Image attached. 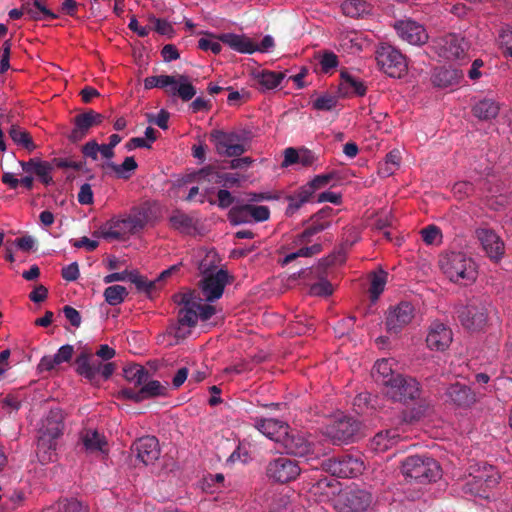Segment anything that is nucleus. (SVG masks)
<instances>
[{
	"mask_svg": "<svg viewBox=\"0 0 512 512\" xmlns=\"http://www.w3.org/2000/svg\"><path fill=\"white\" fill-rule=\"evenodd\" d=\"M382 392L393 402L408 404L417 401L416 406L409 412L403 411L411 422L420 420L432 411L431 402L421 398L422 387L420 382L410 375L399 373Z\"/></svg>",
	"mask_w": 512,
	"mask_h": 512,
	"instance_id": "f257e3e1",
	"label": "nucleus"
},
{
	"mask_svg": "<svg viewBox=\"0 0 512 512\" xmlns=\"http://www.w3.org/2000/svg\"><path fill=\"white\" fill-rule=\"evenodd\" d=\"M63 420L62 410L54 408L48 412L42 421L37 441V456L43 464L53 461L57 446L56 440L62 435L64 429Z\"/></svg>",
	"mask_w": 512,
	"mask_h": 512,
	"instance_id": "f03ea898",
	"label": "nucleus"
},
{
	"mask_svg": "<svg viewBox=\"0 0 512 512\" xmlns=\"http://www.w3.org/2000/svg\"><path fill=\"white\" fill-rule=\"evenodd\" d=\"M439 266L447 278L454 283L468 285L477 278L475 262L464 252L443 253L439 258Z\"/></svg>",
	"mask_w": 512,
	"mask_h": 512,
	"instance_id": "7ed1b4c3",
	"label": "nucleus"
},
{
	"mask_svg": "<svg viewBox=\"0 0 512 512\" xmlns=\"http://www.w3.org/2000/svg\"><path fill=\"white\" fill-rule=\"evenodd\" d=\"M403 475L417 483L434 482L441 477V467L438 462L427 455L407 457L401 466Z\"/></svg>",
	"mask_w": 512,
	"mask_h": 512,
	"instance_id": "20e7f679",
	"label": "nucleus"
},
{
	"mask_svg": "<svg viewBox=\"0 0 512 512\" xmlns=\"http://www.w3.org/2000/svg\"><path fill=\"white\" fill-rule=\"evenodd\" d=\"M210 139L216 152L224 157H239L249 150V132L213 130Z\"/></svg>",
	"mask_w": 512,
	"mask_h": 512,
	"instance_id": "39448f33",
	"label": "nucleus"
},
{
	"mask_svg": "<svg viewBox=\"0 0 512 512\" xmlns=\"http://www.w3.org/2000/svg\"><path fill=\"white\" fill-rule=\"evenodd\" d=\"M491 304L484 300H471L466 306L457 309V315L463 327L471 331L481 330L485 327Z\"/></svg>",
	"mask_w": 512,
	"mask_h": 512,
	"instance_id": "423d86ee",
	"label": "nucleus"
},
{
	"mask_svg": "<svg viewBox=\"0 0 512 512\" xmlns=\"http://www.w3.org/2000/svg\"><path fill=\"white\" fill-rule=\"evenodd\" d=\"M376 60L380 69L393 78H400L407 70L406 57L389 44H383L377 49Z\"/></svg>",
	"mask_w": 512,
	"mask_h": 512,
	"instance_id": "0eeeda50",
	"label": "nucleus"
},
{
	"mask_svg": "<svg viewBox=\"0 0 512 512\" xmlns=\"http://www.w3.org/2000/svg\"><path fill=\"white\" fill-rule=\"evenodd\" d=\"M322 468L338 478H354L362 474L365 466L360 457L346 454L323 461Z\"/></svg>",
	"mask_w": 512,
	"mask_h": 512,
	"instance_id": "6e6552de",
	"label": "nucleus"
},
{
	"mask_svg": "<svg viewBox=\"0 0 512 512\" xmlns=\"http://www.w3.org/2000/svg\"><path fill=\"white\" fill-rule=\"evenodd\" d=\"M157 88L164 89L172 96H178L182 101H190L196 95V88L191 84L189 77L184 74L156 76Z\"/></svg>",
	"mask_w": 512,
	"mask_h": 512,
	"instance_id": "1a4fd4ad",
	"label": "nucleus"
},
{
	"mask_svg": "<svg viewBox=\"0 0 512 512\" xmlns=\"http://www.w3.org/2000/svg\"><path fill=\"white\" fill-rule=\"evenodd\" d=\"M266 473L275 482L288 483L300 475L301 468L296 460L281 456L268 463Z\"/></svg>",
	"mask_w": 512,
	"mask_h": 512,
	"instance_id": "9d476101",
	"label": "nucleus"
},
{
	"mask_svg": "<svg viewBox=\"0 0 512 512\" xmlns=\"http://www.w3.org/2000/svg\"><path fill=\"white\" fill-rule=\"evenodd\" d=\"M410 421L404 412L399 413L391 423L392 428L379 431L370 441V447L375 452H385L396 445L400 439V426Z\"/></svg>",
	"mask_w": 512,
	"mask_h": 512,
	"instance_id": "9b49d317",
	"label": "nucleus"
},
{
	"mask_svg": "<svg viewBox=\"0 0 512 512\" xmlns=\"http://www.w3.org/2000/svg\"><path fill=\"white\" fill-rule=\"evenodd\" d=\"M468 48L465 38L456 33L444 35L436 42L439 56L449 61L465 58Z\"/></svg>",
	"mask_w": 512,
	"mask_h": 512,
	"instance_id": "f8f14e48",
	"label": "nucleus"
},
{
	"mask_svg": "<svg viewBox=\"0 0 512 512\" xmlns=\"http://www.w3.org/2000/svg\"><path fill=\"white\" fill-rule=\"evenodd\" d=\"M174 302L181 306L178 311V324L176 335L180 336L181 327H194L198 321L195 292L178 293L173 296Z\"/></svg>",
	"mask_w": 512,
	"mask_h": 512,
	"instance_id": "ddd939ff",
	"label": "nucleus"
},
{
	"mask_svg": "<svg viewBox=\"0 0 512 512\" xmlns=\"http://www.w3.org/2000/svg\"><path fill=\"white\" fill-rule=\"evenodd\" d=\"M486 256L493 262H499L505 254V244L502 238L489 227H480L475 231Z\"/></svg>",
	"mask_w": 512,
	"mask_h": 512,
	"instance_id": "4468645a",
	"label": "nucleus"
},
{
	"mask_svg": "<svg viewBox=\"0 0 512 512\" xmlns=\"http://www.w3.org/2000/svg\"><path fill=\"white\" fill-rule=\"evenodd\" d=\"M287 454L306 457L314 452V444L300 431L287 429L280 442Z\"/></svg>",
	"mask_w": 512,
	"mask_h": 512,
	"instance_id": "2eb2a0df",
	"label": "nucleus"
},
{
	"mask_svg": "<svg viewBox=\"0 0 512 512\" xmlns=\"http://www.w3.org/2000/svg\"><path fill=\"white\" fill-rule=\"evenodd\" d=\"M167 387L158 380H147L144 382L139 389L135 388H122L119 391V397L134 401L135 403H140L146 399L158 397V396H166L167 395Z\"/></svg>",
	"mask_w": 512,
	"mask_h": 512,
	"instance_id": "dca6fc26",
	"label": "nucleus"
},
{
	"mask_svg": "<svg viewBox=\"0 0 512 512\" xmlns=\"http://www.w3.org/2000/svg\"><path fill=\"white\" fill-rule=\"evenodd\" d=\"M333 215L334 209L329 206H325L321 210L313 214L308 220V222L310 223L309 226L302 233L296 236L294 243L296 245L309 243L310 238L313 235L318 234L330 227Z\"/></svg>",
	"mask_w": 512,
	"mask_h": 512,
	"instance_id": "f3484780",
	"label": "nucleus"
},
{
	"mask_svg": "<svg viewBox=\"0 0 512 512\" xmlns=\"http://www.w3.org/2000/svg\"><path fill=\"white\" fill-rule=\"evenodd\" d=\"M415 316L414 306L407 301L391 307L386 316V328L388 332L398 334L408 325Z\"/></svg>",
	"mask_w": 512,
	"mask_h": 512,
	"instance_id": "a211bd4d",
	"label": "nucleus"
},
{
	"mask_svg": "<svg viewBox=\"0 0 512 512\" xmlns=\"http://www.w3.org/2000/svg\"><path fill=\"white\" fill-rule=\"evenodd\" d=\"M229 283V274L220 269L215 273L205 276L199 283L201 292L208 302H214L223 295L226 285Z\"/></svg>",
	"mask_w": 512,
	"mask_h": 512,
	"instance_id": "6ab92c4d",
	"label": "nucleus"
},
{
	"mask_svg": "<svg viewBox=\"0 0 512 512\" xmlns=\"http://www.w3.org/2000/svg\"><path fill=\"white\" fill-rule=\"evenodd\" d=\"M394 28L397 35L410 45L420 46L428 41L426 29L414 20H398L395 22Z\"/></svg>",
	"mask_w": 512,
	"mask_h": 512,
	"instance_id": "aec40b11",
	"label": "nucleus"
},
{
	"mask_svg": "<svg viewBox=\"0 0 512 512\" xmlns=\"http://www.w3.org/2000/svg\"><path fill=\"white\" fill-rule=\"evenodd\" d=\"M137 459L144 465L153 464L160 457L159 441L155 436H145L137 439L131 447Z\"/></svg>",
	"mask_w": 512,
	"mask_h": 512,
	"instance_id": "412c9836",
	"label": "nucleus"
},
{
	"mask_svg": "<svg viewBox=\"0 0 512 512\" xmlns=\"http://www.w3.org/2000/svg\"><path fill=\"white\" fill-rule=\"evenodd\" d=\"M80 443L87 454L107 456L108 442L103 434L95 429L84 428L80 432Z\"/></svg>",
	"mask_w": 512,
	"mask_h": 512,
	"instance_id": "4be33fe9",
	"label": "nucleus"
},
{
	"mask_svg": "<svg viewBox=\"0 0 512 512\" xmlns=\"http://www.w3.org/2000/svg\"><path fill=\"white\" fill-rule=\"evenodd\" d=\"M452 342V331L445 324L435 321L430 325L426 337L427 346L432 350L444 351Z\"/></svg>",
	"mask_w": 512,
	"mask_h": 512,
	"instance_id": "5701e85b",
	"label": "nucleus"
},
{
	"mask_svg": "<svg viewBox=\"0 0 512 512\" xmlns=\"http://www.w3.org/2000/svg\"><path fill=\"white\" fill-rule=\"evenodd\" d=\"M254 427L267 438L280 443L289 425L274 418H255Z\"/></svg>",
	"mask_w": 512,
	"mask_h": 512,
	"instance_id": "b1692460",
	"label": "nucleus"
},
{
	"mask_svg": "<svg viewBox=\"0 0 512 512\" xmlns=\"http://www.w3.org/2000/svg\"><path fill=\"white\" fill-rule=\"evenodd\" d=\"M498 479L499 477L494 475H487L486 477L482 475L473 476L464 484L463 491L466 494L487 498L488 490L497 485Z\"/></svg>",
	"mask_w": 512,
	"mask_h": 512,
	"instance_id": "393cba45",
	"label": "nucleus"
},
{
	"mask_svg": "<svg viewBox=\"0 0 512 512\" xmlns=\"http://www.w3.org/2000/svg\"><path fill=\"white\" fill-rule=\"evenodd\" d=\"M359 430V423L350 417H344L332 426L330 435L335 443H347Z\"/></svg>",
	"mask_w": 512,
	"mask_h": 512,
	"instance_id": "a878e982",
	"label": "nucleus"
},
{
	"mask_svg": "<svg viewBox=\"0 0 512 512\" xmlns=\"http://www.w3.org/2000/svg\"><path fill=\"white\" fill-rule=\"evenodd\" d=\"M445 395L451 403L458 407H469L476 401V395L471 388L459 382L451 384Z\"/></svg>",
	"mask_w": 512,
	"mask_h": 512,
	"instance_id": "bb28decb",
	"label": "nucleus"
},
{
	"mask_svg": "<svg viewBox=\"0 0 512 512\" xmlns=\"http://www.w3.org/2000/svg\"><path fill=\"white\" fill-rule=\"evenodd\" d=\"M395 364V360L392 358H382L375 362L372 377L382 387V390L399 374L393 369Z\"/></svg>",
	"mask_w": 512,
	"mask_h": 512,
	"instance_id": "cd10ccee",
	"label": "nucleus"
},
{
	"mask_svg": "<svg viewBox=\"0 0 512 512\" xmlns=\"http://www.w3.org/2000/svg\"><path fill=\"white\" fill-rule=\"evenodd\" d=\"M471 112L480 121H491L498 116L500 104L493 98L484 97L472 105Z\"/></svg>",
	"mask_w": 512,
	"mask_h": 512,
	"instance_id": "c85d7f7f",
	"label": "nucleus"
},
{
	"mask_svg": "<svg viewBox=\"0 0 512 512\" xmlns=\"http://www.w3.org/2000/svg\"><path fill=\"white\" fill-rule=\"evenodd\" d=\"M218 40L240 53L252 54L257 51V44L245 35L223 33L218 36Z\"/></svg>",
	"mask_w": 512,
	"mask_h": 512,
	"instance_id": "c756f323",
	"label": "nucleus"
},
{
	"mask_svg": "<svg viewBox=\"0 0 512 512\" xmlns=\"http://www.w3.org/2000/svg\"><path fill=\"white\" fill-rule=\"evenodd\" d=\"M372 502V496L369 492L359 489L351 488L345 493L344 503L352 512L365 511Z\"/></svg>",
	"mask_w": 512,
	"mask_h": 512,
	"instance_id": "7c9ffc66",
	"label": "nucleus"
},
{
	"mask_svg": "<svg viewBox=\"0 0 512 512\" xmlns=\"http://www.w3.org/2000/svg\"><path fill=\"white\" fill-rule=\"evenodd\" d=\"M314 194L315 193L306 183L299 187L294 193L287 195L286 200L288 201V206L285 214L287 216L294 215L305 203L312 200Z\"/></svg>",
	"mask_w": 512,
	"mask_h": 512,
	"instance_id": "2f4dec72",
	"label": "nucleus"
},
{
	"mask_svg": "<svg viewBox=\"0 0 512 512\" xmlns=\"http://www.w3.org/2000/svg\"><path fill=\"white\" fill-rule=\"evenodd\" d=\"M76 365V372L88 381L93 382L100 372L102 363L100 361H91V354L82 352L76 358Z\"/></svg>",
	"mask_w": 512,
	"mask_h": 512,
	"instance_id": "473e14b6",
	"label": "nucleus"
},
{
	"mask_svg": "<svg viewBox=\"0 0 512 512\" xmlns=\"http://www.w3.org/2000/svg\"><path fill=\"white\" fill-rule=\"evenodd\" d=\"M72 122L74 127L67 135L68 140L72 143H78L83 140L88 135L90 129L94 127L85 112L76 115Z\"/></svg>",
	"mask_w": 512,
	"mask_h": 512,
	"instance_id": "72a5a7b5",
	"label": "nucleus"
},
{
	"mask_svg": "<svg viewBox=\"0 0 512 512\" xmlns=\"http://www.w3.org/2000/svg\"><path fill=\"white\" fill-rule=\"evenodd\" d=\"M23 10L33 21H41L43 19L54 20L58 18V15L48 9L41 0L23 3Z\"/></svg>",
	"mask_w": 512,
	"mask_h": 512,
	"instance_id": "f704fd0d",
	"label": "nucleus"
},
{
	"mask_svg": "<svg viewBox=\"0 0 512 512\" xmlns=\"http://www.w3.org/2000/svg\"><path fill=\"white\" fill-rule=\"evenodd\" d=\"M285 76L284 72L264 70L255 76L257 88L260 91L272 90L280 85Z\"/></svg>",
	"mask_w": 512,
	"mask_h": 512,
	"instance_id": "c9c22d12",
	"label": "nucleus"
},
{
	"mask_svg": "<svg viewBox=\"0 0 512 512\" xmlns=\"http://www.w3.org/2000/svg\"><path fill=\"white\" fill-rule=\"evenodd\" d=\"M123 376L126 381L134 385V388H140L150 378L148 370L140 364H132L125 367L123 369Z\"/></svg>",
	"mask_w": 512,
	"mask_h": 512,
	"instance_id": "e433bc0d",
	"label": "nucleus"
},
{
	"mask_svg": "<svg viewBox=\"0 0 512 512\" xmlns=\"http://www.w3.org/2000/svg\"><path fill=\"white\" fill-rule=\"evenodd\" d=\"M222 173L223 172L218 167L207 165L190 174V177L200 183L207 182L209 184H221Z\"/></svg>",
	"mask_w": 512,
	"mask_h": 512,
	"instance_id": "4c0bfd02",
	"label": "nucleus"
},
{
	"mask_svg": "<svg viewBox=\"0 0 512 512\" xmlns=\"http://www.w3.org/2000/svg\"><path fill=\"white\" fill-rule=\"evenodd\" d=\"M340 77L342 82L340 84L339 90L343 93L344 96L349 93L348 89H352V93L357 96L365 95L367 88L362 81L357 80L347 71H341Z\"/></svg>",
	"mask_w": 512,
	"mask_h": 512,
	"instance_id": "58836bf2",
	"label": "nucleus"
},
{
	"mask_svg": "<svg viewBox=\"0 0 512 512\" xmlns=\"http://www.w3.org/2000/svg\"><path fill=\"white\" fill-rule=\"evenodd\" d=\"M8 133L16 145L26 149L28 152H32L36 149L32 136L27 130L20 126L12 125Z\"/></svg>",
	"mask_w": 512,
	"mask_h": 512,
	"instance_id": "ea45409f",
	"label": "nucleus"
},
{
	"mask_svg": "<svg viewBox=\"0 0 512 512\" xmlns=\"http://www.w3.org/2000/svg\"><path fill=\"white\" fill-rule=\"evenodd\" d=\"M151 218V209L148 206H141L133 211V213L125 220L134 231L143 229Z\"/></svg>",
	"mask_w": 512,
	"mask_h": 512,
	"instance_id": "a19ab883",
	"label": "nucleus"
},
{
	"mask_svg": "<svg viewBox=\"0 0 512 512\" xmlns=\"http://www.w3.org/2000/svg\"><path fill=\"white\" fill-rule=\"evenodd\" d=\"M137 167V162L132 156L126 157L122 164L109 161L102 165L103 169H111L121 179H129L131 175L128 172L136 170Z\"/></svg>",
	"mask_w": 512,
	"mask_h": 512,
	"instance_id": "79ce46f5",
	"label": "nucleus"
},
{
	"mask_svg": "<svg viewBox=\"0 0 512 512\" xmlns=\"http://www.w3.org/2000/svg\"><path fill=\"white\" fill-rule=\"evenodd\" d=\"M169 222L172 228L185 234H189L196 226L195 221L191 216L180 211H176L172 214L169 218Z\"/></svg>",
	"mask_w": 512,
	"mask_h": 512,
	"instance_id": "37998d69",
	"label": "nucleus"
},
{
	"mask_svg": "<svg viewBox=\"0 0 512 512\" xmlns=\"http://www.w3.org/2000/svg\"><path fill=\"white\" fill-rule=\"evenodd\" d=\"M341 9L346 16L358 18L370 12V5L365 0H345Z\"/></svg>",
	"mask_w": 512,
	"mask_h": 512,
	"instance_id": "c03bdc74",
	"label": "nucleus"
},
{
	"mask_svg": "<svg viewBox=\"0 0 512 512\" xmlns=\"http://www.w3.org/2000/svg\"><path fill=\"white\" fill-rule=\"evenodd\" d=\"M228 220L232 225L252 223L250 204L233 206L228 212Z\"/></svg>",
	"mask_w": 512,
	"mask_h": 512,
	"instance_id": "a18cd8bd",
	"label": "nucleus"
},
{
	"mask_svg": "<svg viewBox=\"0 0 512 512\" xmlns=\"http://www.w3.org/2000/svg\"><path fill=\"white\" fill-rule=\"evenodd\" d=\"M57 512H89L88 504L77 498H63L56 504Z\"/></svg>",
	"mask_w": 512,
	"mask_h": 512,
	"instance_id": "49530a36",
	"label": "nucleus"
},
{
	"mask_svg": "<svg viewBox=\"0 0 512 512\" xmlns=\"http://www.w3.org/2000/svg\"><path fill=\"white\" fill-rule=\"evenodd\" d=\"M127 295V289L121 285L109 286L104 290L103 294L105 301L111 306H116L124 302Z\"/></svg>",
	"mask_w": 512,
	"mask_h": 512,
	"instance_id": "de8ad7c7",
	"label": "nucleus"
},
{
	"mask_svg": "<svg viewBox=\"0 0 512 512\" xmlns=\"http://www.w3.org/2000/svg\"><path fill=\"white\" fill-rule=\"evenodd\" d=\"M388 274L384 270H379L371 276V284L369 292L372 300H377L380 294L384 291V287L387 282Z\"/></svg>",
	"mask_w": 512,
	"mask_h": 512,
	"instance_id": "09e8293b",
	"label": "nucleus"
},
{
	"mask_svg": "<svg viewBox=\"0 0 512 512\" xmlns=\"http://www.w3.org/2000/svg\"><path fill=\"white\" fill-rule=\"evenodd\" d=\"M322 251L321 244H313L312 246L302 247L296 252H292L287 254L284 259L281 261L282 265H288L298 257H311L313 255L319 254Z\"/></svg>",
	"mask_w": 512,
	"mask_h": 512,
	"instance_id": "8fccbe9b",
	"label": "nucleus"
},
{
	"mask_svg": "<svg viewBox=\"0 0 512 512\" xmlns=\"http://www.w3.org/2000/svg\"><path fill=\"white\" fill-rule=\"evenodd\" d=\"M339 173L335 170H332L328 173L316 175L311 181L307 184L315 193L317 190L323 189L327 187L331 181L339 180Z\"/></svg>",
	"mask_w": 512,
	"mask_h": 512,
	"instance_id": "3c124183",
	"label": "nucleus"
},
{
	"mask_svg": "<svg viewBox=\"0 0 512 512\" xmlns=\"http://www.w3.org/2000/svg\"><path fill=\"white\" fill-rule=\"evenodd\" d=\"M459 78L458 71L453 69H441L434 75V84L439 87H448Z\"/></svg>",
	"mask_w": 512,
	"mask_h": 512,
	"instance_id": "603ef678",
	"label": "nucleus"
},
{
	"mask_svg": "<svg viewBox=\"0 0 512 512\" xmlns=\"http://www.w3.org/2000/svg\"><path fill=\"white\" fill-rule=\"evenodd\" d=\"M133 283L137 290L150 293L156 287V280L148 281L145 277L141 276L137 271H131L129 280Z\"/></svg>",
	"mask_w": 512,
	"mask_h": 512,
	"instance_id": "864d4df0",
	"label": "nucleus"
},
{
	"mask_svg": "<svg viewBox=\"0 0 512 512\" xmlns=\"http://www.w3.org/2000/svg\"><path fill=\"white\" fill-rule=\"evenodd\" d=\"M401 156L398 150L390 151L385 157V167L381 168V173L385 176L392 175L400 166Z\"/></svg>",
	"mask_w": 512,
	"mask_h": 512,
	"instance_id": "5fc2aeb1",
	"label": "nucleus"
},
{
	"mask_svg": "<svg viewBox=\"0 0 512 512\" xmlns=\"http://www.w3.org/2000/svg\"><path fill=\"white\" fill-rule=\"evenodd\" d=\"M499 45L503 56L512 60V27L501 31L499 35Z\"/></svg>",
	"mask_w": 512,
	"mask_h": 512,
	"instance_id": "6e6d98bb",
	"label": "nucleus"
},
{
	"mask_svg": "<svg viewBox=\"0 0 512 512\" xmlns=\"http://www.w3.org/2000/svg\"><path fill=\"white\" fill-rule=\"evenodd\" d=\"M337 103L338 98L336 96L325 94L313 102V108L318 111H331L336 107Z\"/></svg>",
	"mask_w": 512,
	"mask_h": 512,
	"instance_id": "4d7b16f0",
	"label": "nucleus"
},
{
	"mask_svg": "<svg viewBox=\"0 0 512 512\" xmlns=\"http://www.w3.org/2000/svg\"><path fill=\"white\" fill-rule=\"evenodd\" d=\"M203 299L195 293V304L197 305L198 319L202 321L209 320L216 313V309L211 304H203Z\"/></svg>",
	"mask_w": 512,
	"mask_h": 512,
	"instance_id": "13d9d810",
	"label": "nucleus"
},
{
	"mask_svg": "<svg viewBox=\"0 0 512 512\" xmlns=\"http://www.w3.org/2000/svg\"><path fill=\"white\" fill-rule=\"evenodd\" d=\"M339 64L337 55L332 51H324L320 56L321 70L324 73H329L335 69Z\"/></svg>",
	"mask_w": 512,
	"mask_h": 512,
	"instance_id": "bf43d9fd",
	"label": "nucleus"
},
{
	"mask_svg": "<svg viewBox=\"0 0 512 512\" xmlns=\"http://www.w3.org/2000/svg\"><path fill=\"white\" fill-rule=\"evenodd\" d=\"M52 170V163L43 161L41 164L38 165L35 175L38 176V178L44 185L48 186L53 183V179L50 175Z\"/></svg>",
	"mask_w": 512,
	"mask_h": 512,
	"instance_id": "052dcab7",
	"label": "nucleus"
},
{
	"mask_svg": "<svg viewBox=\"0 0 512 512\" xmlns=\"http://www.w3.org/2000/svg\"><path fill=\"white\" fill-rule=\"evenodd\" d=\"M117 223H107L99 228L98 231L94 232V236L102 237L104 239H120L121 233L114 229Z\"/></svg>",
	"mask_w": 512,
	"mask_h": 512,
	"instance_id": "680f3d73",
	"label": "nucleus"
},
{
	"mask_svg": "<svg viewBox=\"0 0 512 512\" xmlns=\"http://www.w3.org/2000/svg\"><path fill=\"white\" fill-rule=\"evenodd\" d=\"M421 235L426 244L433 245L441 238V230L435 225H428L421 230Z\"/></svg>",
	"mask_w": 512,
	"mask_h": 512,
	"instance_id": "e2e57ef3",
	"label": "nucleus"
},
{
	"mask_svg": "<svg viewBox=\"0 0 512 512\" xmlns=\"http://www.w3.org/2000/svg\"><path fill=\"white\" fill-rule=\"evenodd\" d=\"M251 222H263L269 219L270 210L267 206H256L250 204Z\"/></svg>",
	"mask_w": 512,
	"mask_h": 512,
	"instance_id": "0e129e2a",
	"label": "nucleus"
},
{
	"mask_svg": "<svg viewBox=\"0 0 512 512\" xmlns=\"http://www.w3.org/2000/svg\"><path fill=\"white\" fill-rule=\"evenodd\" d=\"M332 292V285L327 280H321L310 287V293L315 296H329Z\"/></svg>",
	"mask_w": 512,
	"mask_h": 512,
	"instance_id": "69168bd1",
	"label": "nucleus"
},
{
	"mask_svg": "<svg viewBox=\"0 0 512 512\" xmlns=\"http://www.w3.org/2000/svg\"><path fill=\"white\" fill-rule=\"evenodd\" d=\"M65 318L70 322L73 327L78 328L81 325L82 318L78 310L72 306L66 305L62 309Z\"/></svg>",
	"mask_w": 512,
	"mask_h": 512,
	"instance_id": "338daca9",
	"label": "nucleus"
},
{
	"mask_svg": "<svg viewBox=\"0 0 512 512\" xmlns=\"http://www.w3.org/2000/svg\"><path fill=\"white\" fill-rule=\"evenodd\" d=\"M77 199L82 205H90L93 203V191L90 184L84 183L81 185Z\"/></svg>",
	"mask_w": 512,
	"mask_h": 512,
	"instance_id": "774afa93",
	"label": "nucleus"
}]
</instances>
